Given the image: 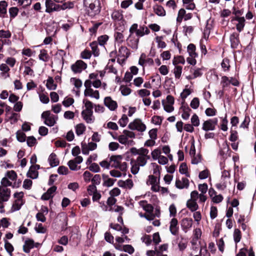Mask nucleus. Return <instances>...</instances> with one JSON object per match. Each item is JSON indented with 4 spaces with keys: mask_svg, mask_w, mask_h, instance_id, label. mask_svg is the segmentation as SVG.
I'll return each instance as SVG.
<instances>
[{
    "mask_svg": "<svg viewBox=\"0 0 256 256\" xmlns=\"http://www.w3.org/2000/svg\"><path fill=\"white\" fill-rule=\"evenodd\" d=\"M144 155L140 154L136 160L132 162L131 172L134 174L138 173L140 166H144L147 163L148 160L150 158L148 155L149 150L147 149L144 152Z\"/></svg>",
    "mask_w": 256,
    "mask_h": 256,
    "instance_id": "nucleus-1",
    "label": "nucleus"
},
{
    "mask_svg": "<svg viewBox=\"0 0 256 256\" xmlns=\"http://www.w3.org/2000/svg\"><path fill=\"white\" fill-rule=\"evenodd\" d=\"M110 159L112 167L118 168L123 172L126 170L128 168L127 164L126 162H122V156H112Z\"/></svg>",
    "mask_w": 256,
    "mask_h": 256,
    "instance_id": "nucleus-2",
    "label": "nucleus"
},
{
    "mask_svg": "<svg viewBox=\"0 0 256 256\" xmlns=\"http://www.w3.org/2000/svg\"><path fill=\"white\" fill-rule=\"evenodd\" d=\"M10 196V190L6 186H0V212L4 213V202L8 201Z\"/></svg>",
    "mask_w": 256,
    "mask_h": 256,
    "instance_id": "nucleus-3",
    "label": "nucleus"
},
{
    "mask_svg": "<svg viewBox=\"0 0 256 256\" xmlns=\"http://www.w3.org/2000/svg\"><path fill=\"white\" fill-rule=\"evenodd\" d=\"M136 137L135 133L132 131L124 130H123L122 134L119 136L118 138V142L122 144H129L132 140L129 138H134Z\"/></svg>",
    "mask_w": 256,
    "mask_h": 256,
    "instance_id": "nucleus-4",
    "label": "nucleus"
},
{
    "mask_svg": "<svg viewBox=\"0 0 256 256\" xmlns=\"http://www.w3.org/2000/svg\"><path fill=\"white\" fill-rule=\"evenodd\" d=\"M41 117L44 120V124L48 126H54L58 118V116L52 114L50 111L43 112Z\"/></svg>",
    "mask_w": 256,
    "mask_h": 256,
    "instance_id": "nucleus-5",
    "label": "nucleus"
},
{
    "mask_svg": "<svg viewBox=\"0 0 256 256\" xmlns=\"http://www.w3.org/2000/svg\"><path fill=\"white\" fill-rule=\"evenodd\" d=\"M128 128L132 130H137L140 132H144L146 130V126L139 118H136L130 122L128 124Z\"/></svg>",
    "mask_w": 256,
    "mask_h": 256,
    "instance_id": "nucleus-6",
    "label": "nucleus"
},
{
    "mask_svg": "<svg viewBox=\"0 0 256 256\" xmlns=\"http://www.w3.org/2000/svg\"><path fill=\"white\" fill-rule=\"evenodd\" d=\"M230 173L227 170H224L222 172L220 182L216 184V188L219 190H224L227 186L228 183L229 182L230 178Z\"/></svg>",
    "mask_w": 256,
    "mask_h": 256,
    "instance_id": "nucleus-7",
    "label": "nucleus"
},
{
    "mask_svg": "<svg viewBox=\"0 0 256 256\" xmlns=\"http://www.w3.org/2000/svg\"><path fill=\"white\" fill-rule=\"evenodd\" d=\"M84 5L86 8H90L94 12L100 11L99 0H84Z\"/></svg>",
    "mask_w": 256,
    "mask_h": 256,
    "instance_id": "nucleus-8",
    "label": "nucleus"
},
{
    "mask_svg": "<svg viewBox=\"0 0 256 256\" xmlns=\"http://www.w3.org/2000/svg\"><path fill=\"white\" fill-rule=\"evenodd\" d=\"M87 68V64L82 60H77L71 66L72 70L75 74L80 73Z\"/></svg>",
    "mask_w": 256,
    "mask_h": 256,
    "instance_id": "nucleus-9",
    "label": "nucleus"
},
{
    "mask_svg": "<svg viewBox=\"0 0 256 256\" xmlns=\"http://www.w3.org/2000/svg\"><path fill=\"white\" fill-rule=\"evenodd\" d=\"M178 220L173 218L170 222V230L172 235L176 236L178 233Z\"/></svg>",
    "mask_w": 256,
    "mask_h": 256,
    "instance_id": "nucleus-10",
    "label": "nucleus"
},
{
    "mask_svg": "<svg viewBox=\"0 0 256 256\" xmlns=\"http://www.w3.org/2000/svg\"><path fill=\"white\" fill-rule=\"evenodd\" d=\"M104 104L110 110H114L118 108L116 102L112 100L110 96H106L104 98Z\"/></svg>",
    "mask_w": 256,
    "mask_h": 256,
    "instance_id": "nucleus-11",
    "label": "nucleus"
},
{
    "mask_svg": "<svg viewBox=\"0 0 256 256\" xmlns=\"http://www.w3.org/2000/svg\"><path fill=\"white\" fill-rule=\"evenodd\" d=\"M128 46L134 50H136L138 48L139 38H136L132 35L130 34L126 40Z\"/></svg>",
    "mask_w": 256,
    "mask_h": 256,
    "instance_id": "nucleus-12",
    "label": "nucleus"
},
{
    "mask_svg": "<svg viewBox=\"0 0 256 256\" xmlns=\"http://www.w3.org/2000/svg\"><path fill=\"white\" fill-rule=\"evenodd\" d=\"M176 186L180 189L187 188L189 186V180L186 178H182L181 180H176Z\"/></svg>",
    "mask_w": 256,
    "mask_h": 256,
    "instance_id": "nucleus-13",
    "label": "nucleus"
},
{
    "mask_svg": "<svg viewBox=\"0 0 256 256\" xmlns=\"http://www.w3.org/2000/svg\"><path fill=\"white\" fill-rule=\"evenodd\" d=\"M82 116L88 124L93 123L95 120L94 117L93 116V112L82 111Z\"/></svg>",
    "mask_w": 256,
    "mask_h": 256,
    "instance_id": "nucleus-14",
    "label": "nucleus"
},
{
    "mask_svg": "<svg viewBox=\"0 0 256 256\" xmlns=\"http://www.w3.org/2000/svg\"><path fill=\"white\" fill-rule=\"evenodd\" d=\"M84 95L86 96H90L95 98L96 100L99 99L100 94L97 90H94L92 88L88 90H85L84 92Z\"/></svg>",
    "mask_w": 256,
    "mask_h": 256,
    "instance_id": "nucleus-15",
    "label": "nucleus"
},
{
    "mask_svg": "<svg viewBox=\"0 0 256 256\" xmlns=\"http://www.w3.org/2000/svg\"><path fill=\"white\" fill-rule=\"evenodd\" d=\"M34 241L31 239H28L26 240L23 246V250L26 253H28L30 250L34 248Z\"/></svg>",
    "mask_w": 256,
    "mask_h": 256,
    "instance_id": "nucleus-16",
    "label": "nucleus"
},
{
    "mask_svg": "<svg viewBox=\"0 0 256 256\" xmlns=\"http://www.w3.org/2000/svg\"><path fill=\"white\" fill-rule=\"evenodd\" d=\"M56 187L53 186L48 188L46 192L42 194V199L43 200H48L53 196L54 193L56 192Z\"/></svg>",
    "mask_w": 256,
    "mask_h": 256,
    "instance_id": "nucleus-17",
    "label": "nucleus"
},
{
    "mask_svg": "<svg viewBox=\"0 0 256 256\" xmlns=\"http://www.w3.org/2000/svg\"><path fill=\"white\" fill-rule=\"evenodd\" d=\"M181 226L184 230H188L192 228V220L190 218H184L181 222Z\"/></svg>",
    "mask_w": 256,
    "mask_h": 256,
    "instance_id": "nucleus-18",
    "label": "nucleus"
},
{
    "mask_svg": "<svg viewBox=\"0 0 256 256\" xmlns=\"http://www.w3.org/2000/svg\"><path fill=\"white\" fill-rule=\"evenodd\" d=\"M139 205L146 212L150 214L153 212L154 208L150 204H148L146 200H140L138 202Z\"/></svg>",
    "mask_w": 256,
    "mask_h": 256,
    "instance_id": "nucleus-19",
    "label": "nucleus"
},
{
    "mask_svg": "<svg viewBox=\"0 0 256 256\" xmlns=\"http://www.w3.org/2000/svg\"><path fill=\"white\" fill-rule=\"evenodd\" d=\"M102 178L104 180L102 185L104 186H112L114 185V182L116 181V179L110 178L106 174L102 175Z\"/></svg>",
    "mask_w": 256,
    "mask_h": 256,
    "instance_id": "nucleus-20",
    "label": "nucleus"
},
{
    "mask_svg": "<svg viewBox=\"0 0 256 256\" xmlns=\"http://www.w3.org/2000/svg\"><path fill=\"white\" fill-rule=\"evenodd\" d=\"M48 160L50 166L52 167L58 166L60 163L59 160L58 158L56 155L54 153H52L50 154Z\"/></svg>",
    "mask_w": 256,
    "mask_h": 256,
    "instance_id": "nucleus-21",
    "label": "nucleus"
},
{
    "mask_svg": "<svg viewBox=\"0 0 256 256\" xmlns=\"http://www.w3.org/2000/svg\"><path fill=\"white\" fill-rule=\"evenodd\" d=\"M150 32V30L146 26H140V28L138 29L136 35L138 37H142L145 34H148Z\"/></svg>",
    "mask_w": 256,
    "mask_h": 256,
    "instance_id": "nucleus-22",
    "label": "nucleus"
},
{
    "mask_svg": "<svg viewBox=\"0 0 256 256\" xmlns=\"http://www.w3.org/2000/svg\"><path fill=\"white\" fill-rule=\"evenodd\" d=\"M230 40L232 48H236L239 44L238 34L236 32H234L230 36Z\"/></svg>",
    "mask_w": 256,
    "mask_h": 256,
    "instance_id": "nucleus-23",
    "label": "nucleus"
},
{
    "mask_svg": "<svg viewBox=\"0 0 256 256\" xmlns=\"http://www.w3.org/2000/svg\"><path fill=\"white\" fill-rule=\"evenodd\" d=\"M129 56V53L126 47L122 46L118 50V56L122 58L124 60L126 58Z\"/></svg>",
    "mask_w": 256,
    "mask_h": 256,
    "instance_id": "nucleus-24",
    "label": "nucleus"
},
{
    "mask_svg": "<svg viewBox=\"0 0 256 256\" xmlns=\"http://www.w3.org/2000/svg\"><path fill=\"white\" fill-rule=\"evenodd\" d=\"M229 150V146H228L226 142H224L222 144V146L219 152V154L224 158L226 156L227 154L228 153Z\"/></svg>",
    "mask_w": 256,
    "mask_h": 256,
    "instance_id": "nucleus-25",
    "label": "nucleus"
},
{
    "mask_svg": "<svg viewBox=\"0 0 256 256\" xmlns=\"http://www.w3.org/2000/svg\"><path fill=\"white\" fill-rule=\"evenodd\" d=\"M235 20L238 22V24H236V29L240 32L242 30L244 26V17L236 16L235 18Z\"/></svg>",
    "mask_w": 256,
    "mask_h": 256,
    "instance_id": "nucleus-26",
    "label": "nucleus"
},
{
    "mask_svg": "<svg viewBox=\"0 0 256 256\" xmlns=\"http://www.w3.org/2000/svg\"><path fill=\"white\" fill-rule=\"evenodd\" d=\"M154 12L158 16H164L166 15V11L160 6H154L153 7Z\"/></svg>",
    "mask_w": 256,
    "mask_h": 256,
    "instance_id": "nucleus-27",
    "label": "nucleus"
},
{
    "mask_svg": "<svg viewBox=\"0 0 256 256\" xmlns=\"http://www.w3.org/2000/svg\"><path fill=\"white\" fill-rule=\"evenodd\" d=\"M186 206L192 212H195L198 208V206L196 202L190 200H188L186 202Z\"/></svg>",
    "mask_w": 256,
    "mask_h": 256,
    "instance_id": "nucleus-28",
    "label": "nucleus"
},
{
    "mask_svg": "<svg viewBox=\"0 0 256 256\" xmlns=\"http://www.w3.org/2000/svg\"><path fill=\"white\" fill-rule=\"evenodd\" d=\"M191 72L192 74L187 77L188 79H194L202 75V70L199 68L191 70Z\"/></svg>",
    "mask_w": 256,
    "mask_h": 256,
    "instance_id": "nucleus-29",
    "label": "nucleus"
},
{
    "mask_svg": "<svg viewBox=\"0 0 256 256\" xmlns=\"http://www.w3.org/2000/svg\"><path fill=\"white\" fill-rule=\"evenodd\" d=\"M202 130L205 131L213 130L215 129L210 120L205 121L202 124Z\"/></svg>",
    "mask_w": 256,
    "mask_h": 256,
    "instance_id": "nucleus-30",
    "label": "nucleus"
},
{
    "mask_svg": "<svg viewBox=\"0 0 256 256\" xmlns=\"http://www.w3.org/2000/svg\"><path fill=\"white\" fill-rule=\"evenodd\" d=\"M111 16L112 19L115 21H120L123 18V15L120 10H114Z\"/></svg>",
    "mask_w": 256,
    "mask_h": 256,
    "instance_id": "nucleus-31",
    "label": "nucleus"
},
{
    "mask_svg": "<svg viewBox=\"0 0 256 256\" xmlns=\"http://www.w3.org/2000/svg\"><path fill=\"white\" fill-rule=\"evenodd\" d=\"M92 52L94 56H98L100 54V50L98 48V44L96 42H93L90 44Z\"/></svg>",
    "mask_w": 256,
    "mask_h": 256,
    "instance_id": "nucleus-32",
    "label": "nucleus"
},
{
    "mask_svg": "<svg viewBox=\"0 0 256 256\" xmlns=\"http://www.w3.org/2000/svg\"><path fill=\"white\" fill-rule=\"evenodd\" d=\"M46 88L50 90H54L56 89L57 85L54 83V80L52 77H49L46 81Z\"/></svg>",
    "mask_w": 256,
    "mask_h": 256,
    "instance_id": "nucleus-33",
    "label": "nucleus"
},
{
    "mask_svg": "<svg viewBox=\"0 0 256 256\" xmlns=\"http://www.w3.org/2000/svg\"><path fill=\"white\" fill-rule=\"evenodd\" d=\"M75 128L76 134L79 136L84 134L86 130V127L83 124H79L76 126Z\"/></svg>",
    "mask_w": 256,
    "mask_h": 256,
    "instance_id": "nucleus-34",
    "label": "nucleus"
},
{
    "mask_svg": "<svg viewBox=\"0 0 256 256\" xmlns=\"http://www.w3.org/2000/svg\"><path fill=\"white\" fill-rule=\"evenodd\" d=\"M196 46L192 44H190L188 46L187 50L190 57H196L198 56L196 52Z\"/></svg>",
    "mask_w": 256,
    "mask_h": 256,
    "instance_id": "nucleus-35",
    "label": "nucleus"
},
{
    "mask_svg": "<svg viewBox=\"0 0 256 256\" xmlns=\"http://www.w3.org/2000/svg\"><path fill=\"white\" fill-rule=\"evenodd\" d=\"M8 4L6 1L0 2V16L4 17L6 13Z\"/></svg>",
    "mask_w": 256,
    "mask_h": 256,
    "instance_id": "nucleus-36",
    "label": "nucleus"
},
{
    "mask_svg": "<svg viewBox=\"0 0 256 256\" xmlns=\"http://www.w3.org/2000/svg\"><path fill=\"white\" fill-rule=\"evenodd\" d=\"M38 174V172L34 170V168H32L31 166L27 173L28 176L33 179L37 178Z\"/></svg>",
    "mask_w": 256,
    "mask_h": 256,
    "instance_id": "nucleus-37",
    "label": "nucleus"
},
{
    "mask_svg": "<svg viewBox=\"0 0 256 256\" xmlns=\"http://www.w3.org/2000/svg\"><path fill=\"white\" fill-rule=\"evenodd\" d=\"M24 203V202L23 200H16L12 206V210L16 211L19 210L22 205H23Z\"/></svg>",
    "mask_w": 256,
    "mask_h": 256,
    "instance_id": "nucleus-38",
    "label": "nucleus"
},
{
    "mask_svg": "<svg viewBox=\"0 0 256 256\" xmlns=\"http://www.w3.org/2000/svg\"><path fill=\"white\" fill-rule=\"evenodd\" d=\"M38 58L40 60L44 62H48L49 60V56L46 50H40Z\"/></svg>",
    "mask_w": 256,
    "mask_h": 256,
    "instance_id": "nucleus-39",
    "label": "nucleus"
},
{
    "mask_svg": "<svg viewBox=\"0 0 256 256\" xmlns=\"http://www.w3.org/2000/svg\"><path fill=\"white\" fill-rule=\"evenodd\" d=\"M183 112L182 117L184 120H187L190 116V112H192L191 109L187 106L182 108Z\"/></svg>",
    "mask_w": 256,
    "mask_h": 256,
    "instance_id": "nucleus-40",
    "label": "nucleus"
},
{
    "mask_svg": "<svg viewBox=\"0 0 256 256\" xmlns=\"http://www.w3.org/2000/svg\"><path fill=\"white\" fill-rule=\"evenodd\" d=\"M83 102L84 104V106L86 108L82 111L93 112V104L91 102L88 100H84Z\"/></svg>",
    "mask_w": 256,
    "mask_h": 256,
    "instance_id": "nucleus-41",
    "label": "nucleus"
},
{
    "mask_svg": "<svg viewBox=\"0 0 256 256\" xmlns=\"http://www.w3.org/2000/svg\"><path fill=\"white\" fill-rule=\"evenodd\" d=\"M146 150H147V149L145 148H140L138 149L136 148H132L130 149V152H132V154L134 155H138V156H139L140 154L144 155V152Z\"/></svg>",
    "mask_w": 256,
    "mask_h": 256,
    "instance_id": "nucleus-42",
    "label": "nucleus"
},
{
    "mask_svg": "<svg viewBox=\"0 0 256 256\" xmlns=\"http://www.w3.org/2000/svg\"><path fill=\"white\" fill-rule=\"evenodd\" d=\"M120 90L122 95L124 96L129 95L132 92V90L130 88L123 85L120 86Z\"/></svg>",
    "mask_w": 256,
    "mask_h": 256,
    "instance_id": "nucleus-43",
    "label": "nucleus"
},
{
    "mask_svg": "<svg viewBox=\"0 0 256 256\" xmlns=\"http://www.w3.org/2000/svg\"><path fill=\"white\" fill-rule=\"evenodd\" d=\"M46 12L48 13L52 12V8H54L55 4H54L51 0H46Z\"/></svg>",
    "mask_w": 256,
    "mask_h": 256,
    "instance_id": "nucleus-44",
    "label": "nucleus"
},
{
    "mask_svg": "<svg viewBox=\"0 0 256 256\" xmlns=\"http://www.w3.org/2000/svg\"><path fill=\"white\" fill-rule=\"evenodd\" d=\"M186 10L184 8H181L179 10L178 12V17L176 18V22L178 23H181L183 18L184 19L185 14H186Z\"/></svg>",
    "mask_w": 256,
    "mask_h": 256,
    "instance_id": "nucleus-45",
    "label": "nucleus"
},
{
    "mask_svg": "<svg viewBox=\"0 0 256 256\" xmlns=\"http://www.w3.org/2000/svg\"><path fill=\"white\" fill-rule=\"evenodd\" d=\"M128 122V118L126 114H123L118 120V124L120 126L124 128L126 126Z\"/></svg>",
    "mask_w": 256,
    "mask_h": 256,
    "instance_id": "nucleus-46",
    "label": "nucleus"
},
{
    "mask_svg": "<svg viewBox=\"0 0 256 256\" xmlns=\"http://www.w3.org/2000/svg\"><path fill=\"white\" fill-rule=\"evenodd\" d=\"M221 66L224 71H228L230 68V60L228 58H225L223 60L221 63Z\"/></svg>",
    "mask_w": 256,
    "mask_h": 256,
    "instance_id": "nucleus-47",
    "label": "nucleus"
},
{
    "mask_svg": "<svg viewBox=\"0 0 256 256\" xmlns=\"http://www.w3.org/2000/svg\"><path fill=\"white\" fill-rule=\"evenodd\" d=\"M182 72V66H175L174 70V73L176 78H180Z\"/></svg>",
    "mask_w": 256,
    "mask_h": 256,
    "instance_id": "nucleus-48",
    "label": "nucleus"
},
{
    "mask_svg": "<svg viewBox=\"0 0 256 256\" xmlns=\"http://www.w3.org/2000/svg\"><path fill=\"white\" fill-rule=\"evenodd\" d=\"M114 36L116 41L118 43H122L124 41V36L120 32H116Z\"/></svg>",
    "mask_w": 256,
    "mask_h": 256,
    "instance_id": "nucleus-49",
    "label": "nucleus"
},
{
    "mask_svg": "<svg viewBox=\"0 0 256 256\" xmlns=\"http://www.w3.org/2000/svg\"><path fill=\"white\" fill-rule=\"evenodd\" d=\"M4 248L7 252L12 256V252L14 251V247L12 244L10 243L7 240H4Z\"/></svg>",
    "mask_w": 256,
    "mask_h": 256,
    "instance_id": "nucleus-50",
    "label": "nucleus"
},
{
    "mask_svg": "<svg viewBox=\"0 0 256 256\" xmlns=\"http://www.w3.org/2000/svg\"><path fill=\"white\" fill-rule=\"evenodd\" d=\"M68 166L72 170H78L80 169V166H78L76 163L73 160H70L68 163Z\"/></svg>",
    "mask_w": 256,
    "mask_h": 256,
    "instance_id": "nucleus-51",
    "label": "nucleus"
},
{
    "mask_svg": "<svg viewBox=\"0 0 256 256\" xmlns=\"http://www.w3.org/2000/svg\"><path fill=\"white\" fill-rule=\"evenodd\" d=\"M122 250L131 254L134 252V249L132 245L126 244L122 246Z\"/></svg>",
    "mask_w": 256,
    "mask_h": 256,
    "instance_id": "nucleus-52",
    "label": "nucleus"
},
{
    "mask_svg": "<svg viewBox=\"0 0 256 256\" xmlns=\"http://www.w3.org/2000/svg\"><path fill=\"white\" fill-rule=\"evenodd\" d=\"M234 239L236 243H238L240 240L241 232L240 230H234Z\"/></svg>",
    "mask_w": 256,
    "mask_h": 256,
    "instance_id": "nucleus-53",
    "label": "nucleus"
},
{
    "mask_svg": "<svg viewBox=\"0 0 256 256\" xmlns=\"http://www.w3.org/2000/svg\"><path fill=\"white\" fill-rule=\"evenodd\" d=\"M184 58L182 56H178L174 57L172 61V64L174 66H177V64H184Z\"/></svg>",
    "mask_w": 256,
    "mask_h": 256,
    "instance_id": "nucleus-54",
    "label": "nucleus"
},
{
    "mask_svg": "<svg viewBox=\"0 0 256 256\" xmlns=\"http://www.w3.org/2000/svg\"><path fill=\"white\" fill-rule=\"evenodd\" d=\"M12 34L9 30H0V38H8L11 37Z\"/></svg>",
    "mask_w": 256,
    "mask_h": 256,
    "instance_id": "nucleus-55",
    "label": "nucleus"
},
{
    "mask_svg": "<svg viewBox=\"0 0 256 256\" xmlns=\"http://www.w3.org/2000/svg\"><path fill=\"white\" fill-rule=\"evenodd\" d=\"M17 140L20 142H24L26 140V136L22 131H18L16 132Z\"/></svg>",
    "mask_w": 256,
    "mask_h": 256,
    "instance_id": "nucleus-56",
    "label": "nucleus"
},
{
    "mask_svg": "<svg viewBox=\"0 0 256 256\" xmlns=\"http://www.w3.org/2000/svg\"><path fill=\"white\" fill-rule=\"evenodd\" d=\"M152 158L154 160H158L160 156H161V151L158 148L154 149L152 152Z\"/></svg>",
    "mask_w": 256,
    "mask_h": 256,
    "instance_id": "nucleus-57",
    "label": "nucleus"
},
{
    "mask_svg": "<svg viewBox=\"0 0 256 256\" xmlns=\"http://www.w3.org/2000/svg\"><path fill=\"white\" fill-rule=\"evenodd\" d=\"M200 105V100L198 98H194L190 102V106L194 109L198 108Z\"/></svg>",
    "mask_w": 256,
    "mask_h": 256,
    "instance_id": "nucleus-58",
    "label": "nucleus"
},
{
    "mask_svg": "<svg viewBox=\"0 0 256 256\" xmlns=\"http://www.w3.org/2000/svg\"><path fill=\"white\" fill-rule=\"evenodd\" d=\"M70 82L74 83L76 88H79L82 86V82L78 78H72L70 79Z\"/></svg>",
    "mask_w": 256,
    "mask_h": 256,
    "instance_id": "nucleus-59",
    "label": "nucleus"
},
{
    "mask_svg": "<svg viewBox=\"0 0 256 256\" xmlns=\"http://www.w3.org/2000/svg\"><path fill=\"white\" fill-rule=\"evenodd\" d=\"M18 12V9L16 7H12L9 9V13L11 18H15Z\"/></svg>",
    "mask_w": 256,
    "mask_h": 256,
    "instance_id": "nucleus-60",
    "label": "nucleus"
},
{
    "mask_svg": "<svg viewBox=\"0 0 256 256\" xmlns=\"http://www.w3.org/2000/svg\"><path fill=\"white\" fill-rule=\"evenodd\" d=\"M192 124L194 126H198L200 124V120L198 116L194 114L191 118Z\"/></svg>",
    "mask_w": 256,
    "mask_h": 256,
    "instance_id": "nucleus-61",
    "label": "nucleus"
},
{
    "mask_svg": "<svg viewBox=\"0 0 256 256\" xmlns=\"http://www.w3.org/2000/svg\"><path fill=\"white\" fill-rule=\"evenodd\" d=\"M26 142H27V144L29 146H34L36 142V138L33 136H28V138H27V140H26Z\"/></svg>",
    "mask_w": 256,
    "mask_h": 256,
    "instance_id": "nucleus-62",
    "label": "nucleus"
},
{
    "mask_svg": "<svg viewBox=\"0 0 256 256\" xmlns=\"http://www.w3.org/2000/svg\"><path fill=\"white\" fill-rule=\"evenodd\" d=\"M108 39V37L106 35H104L98 38V42L100 45L104 46Z\"/></svg>",
    "mask_w": 256,
    "mask_h": 256,
    "instance_id": "nucleus-63",
    "label": "nucleus"
},
{
    "mask_svg": "<svg viewBox=\"0 0 256 256\" xmlns=\"http://www.w3.org/2000/svg\"><path fill=\"white\" fill-rule=\"evenodd\" d=\"M6 176L12 180H15L17 177L16 172L12 170L8 172Z\"/></svg>",
    "mask_w": 256,
    "mask_h": 256,
    "instance_id": "nucleus-64",
    "label": "nucleus"
}]
</instances>
